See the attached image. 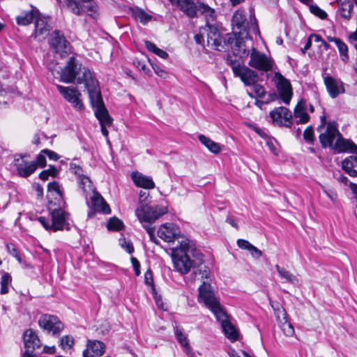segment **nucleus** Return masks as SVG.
Returning <instances> with one entry per match:
<instances>
[{"mask_svg": "<svg viewBox=\"0 0 357 357\" xmlns=\"http://www.w3.org/2000/svg\"><path fill=\"white\" fill-rule=\"evenodd\" d=\"M172 259L174 270L181 275H186L192 269V280H196L198 276L202 279L208 277L209 269L205 266H202L204 263V255L188 238L182 240L178 246L172 249Z\"/></svg>", "mask_w": 357, "mask_h": 357, "instance_id": "1", "label": "nucleus"}, {"mask_svg": "<svg viewBox=\"0 0 357 357\" xmlns=\"http://www.w3.org/2000/svg\"><path fill=\"white\" fill-rule=\"evenodd\" d=\"M60 76L61 81L64 83H75L76 81L78 84H85L88 79L94 77L91 71L74 56L68 58Z\"/></svg>", "mask_w": 357, "mask_h": 357, "instance_id": "2", "label": "nucleus"}, {"mask_svg": "<svg viewBox=\"0 0 357 357\" xmlns=\"http://www.w3.org/2000/svg\"><path fill=\"white\" fill-rule=\"evenodd\" d=\"M189 18L197 17V13L205 17L206 21H215L216 15L213 8L199 0H170Z\"/></svg>", "mask_w": 357, "mask_h": 357, "instance_id": "3", "label": "nucleus"}, {"mask_svg": "<svg viewBox=\"0 0 357 357\" xmlns=\"http://www.w3.org/2000/svg\"><path fill=\"white\" fill-rule=\"evenodd\" d=\"M235 77H239L246 86H252L259 80V75L254 70L245 66L243 58H234L228 54L226 59Z\"/></svg>", "mask_w": 357, "mask_h": 357, "instance_id": "4", "label": "nucleus"}, {"mask_svg": "<svg viewBox=\"0 0 357 357\" xmlns=\"http://www.w3.org/2000/svg\"><path fill=\"white\" fill-rule=\"evenodd\" d=\"M245 36L240 35L239 33L232 32L222 35L220 43V50L231 47L234 58H244L249 55V50L245 48Z\"/></svg>", "mask_w": 357, "mask_h": 357, "instance_id": "5", "label": "nucleus"}, {"mask_svg": "<svg viewBox=\"0 0 357 357\" xmlns=\"http://www.w3.org/2000/svg\"><path fill=\"white\" fill-rule=\"evenodd\" d=\"M87 90L91 107L94 109L96 116H107L108 111L106 109L98 80L95 77L87 80L84 84Z\"/></svg>", "mask_w": 357, "mask_h": 357, "instance_id": "6", "label": "nucleus"}, {"mask_svg": "<svg viewBox=\"0 0 357 357\" xmlns=\"http://www.w3.org/2000/svg\"><path fill=\"white\" fill-rule=\"evenodd\" d=\"M66 206H54L53 200L48 202V210L51 215V227L52 231H57L66 229L67 231L70 229V225L68 222L69 213L64 211L63 208Z\"/></svg>", "mask_w": 357, "mask_h": 357, "instance_id": "7", "label": "nucleus"}, {"mask_svg": "<svg viewBox=\"0 0 357 357\" xmlns=\"http://www.w3.org/2000/svg\"><path fill=\"white\" fill-rule=\"evenodd\" d=\"M250 21V25H249L246 21L245 15L238 11L234 14L231 20L234 29L238 30L239 34L245 36V38H248L249 33L251 31L258 35L260 33L255 14L252 16L251 15Z\"/></svg>", "mask_w": 357, "mask_h": 357, "instance_id": "8", "label": "nucleus"}, {"mask_svg": "<svg viewBox=\"0 0 357 357\" xmlns=\"http://www.w3.org/2000/svg\"><path fill=\"white\" fill-rule=\"evenodd\" d=\"M66 7L75 15H82L87 13L95 19L97 16L98 6L93 0H63Z\"/></svg>", "mask_w": 357, "mask_h": 357, "instance_id": "9", "label": "nucleus"}, {"mask_svg": "<svg viewBox=\"0 0 357 357\" xmlns=\"http://www.w3.org/2000/svg\"><path fill=\"white\" fill-rule=\"evenodd\" d=\"M40 328L47 334L59 337L64 329V324L55 315L44 314L38 319Z\"/></svg>", "mask_w": 357, "mask_h": 357, "instance_id": "10", "label": "nucleus"}, {"mask_svg": "<svg viewBox=\"0 0 357 357\" xmlns=\"http://www.w3.org/2000/svg\"><path fill=\"white\" fill-rule=\"evenodd\" d=\"M167 207L162 205H144L135 211L140 222H151L167 213Z\"/></svg>", "mask_w": 357, "mask_h": 357, "instance_id": "11", "label": "nucleus"}, {"mask_svg": "<svg viewBox=\"0 0 357 357\" xmlns=\"http://www.w3.org/2000/svg\"><path fill=\"white\" fill-rule=\"evenodd\" d=\"M248 65L256 70L268 72L272 70L274 61L272 58L268 57L264 53L260 52L253 47L250 55Z\"/></svg>", "mask_w": 357, "mask_h": 357, "instance_id": "12", "label": "nucleus"}, {"mask_svg": "<svg viewBox=\"0 0 357 357\" xmlns=\"http://www.w3.org/2000/svg\"><path fill=\"white\" fill-rule=\"evenodd\" d=\"M50 47L56 54H59L61 58L66 57L71 52V45L66 39L63 33L59 31L55 30L52 32L50 38Z\"/></svg>", "mask_w": 357, "mask_h": 357, "instance_id": "13", "label": "nucleus"}, {"mask_svg": "<svg viewBox=\"0 0 357 357\" xmlns=\"http://www.w3.org/2000/svg\"><path fill=\"white\" fill-rule=\"evenodd\" d=\"M340 135L338 125L336 121H329L324 132H321L319 136L320 144L323 148L331 147L333 149L334 140Z\"/></svg>", "mask_w": 357, "mask_h": 357, "instance_id": "14", "label": "nucleus"}, {"mask_svg": "<svg viewBox=\"0 0 357 357\" xmlns=\"http://www.w3.org/2000/svg\"><path fill=\"white\" fill-rule=\"evenodd\" d=\"M56 89L63 96V98L70 102L73 107L77 108L79 110L84 109V105L79 99L81 93L76 87L70 88L61 85H56Z\"/></svg>", "mask_w": 357, "mask_h": 357, "instance_id": "15", "label": "nucleus"}, {"mask_svg": "<svg viewBox=\"0 0 357 357\" xmlns=\"http://www.w3.org/2000/svg\"><path fill=\"white\" fill-rule=\"evenodd\" d=\"M269 115L274 125L286 127L291 126L292 114L287 108L284 107H276L270 112Z\"/></svg>", "mask_w": 357, "mask_h": 357, "instance_id": "16", "label": "nucleus"}, {"mask_svg": "<svg viewBox=\"0 0 357 357\" xmlns=\"http://www.w3.org/2000/svg\"><path fill=\"white\" fill-rule=\"evenodd\" d=\"M199 302L203 303L208 309L220 303L216 298L211 284L204 282L198 289Z\"/></svg>", "mask_w": 357, "mask_h": 357, "instance_id": "17", "label": "nucleus"}, {"mask_svg": "<svg viewBox=\"0 0 357 357\" xmlns=\"http://www.w3.org/2000/svg\"><path fill=\"white\" fill-rule=\"evenodd\" d=\"M91 201L92 208H90L88 212L89 218H92L95 217L97 212L102 213L103 214H109L111 213L109 206L106 203L101 195L96 190L92 193Z\"/></svg>", "mask_w": 357, "mask_h": 357, "instance_id": "18", "label": "nucleus"}, {"mask_svg": "<svg viewBox=\"0 0 357 357\" xmlns=\"http://www.w3.org/2000/svg\"><path fill=\"white\" fill-rule=\"evenodd\" d=\"M275 77L278 79L277 89L280 98L284 104L289 105L293 94L290 82L280 73H276Z\"/></svg>", "mask_w": 357, "mask_h": 357, "instance_id": "19", "label": "nucleus"}, {"mask_svg": "<svg viewBox=\"0 0 357 357\" xmlns=\"http://www.w3.org/2000/svg\"><path fill=\"white\" fill-rule=\"evenodd\" d=\"M214 21H209L208 23L206 21V27L204 31L206 32L207 44L208 46H211L214 50H220V43L222 35L220 33L218 27L211 22Z\"/></svg>", "mask_w": 357, "mask_h": 357, "instance_id": "20", "label": "nucleus"}, {"mask_svg": "<svg viewBox=\"0 0 357 357\" xmlns=\"http://www.w3.org/2000/svg\"><path fill=\"white\" fill-rule=\"evenodd\" d=\"M323 78L326 90L331 98H335L340 94L345 92L344 83L342 81L337 80L328 75H324Z\"/></svg>", "mask_w": 357, "mask_h": 357, "instance_id": "21", "label": "nucleus"}, {"mask_svg": "<svg viewBox=\"0 0 357 357\" xmlns=\"http://www.w3.org/2000/svg\"><path fill=\"white\" fill-rule=\"evenodd\" d=\"M333 150L337 153L349 152L357 155V145L351 139L343 138L340 132L333 146Z\"/></svg>", "mask_w": 357, "mask_h": 357, "instance_id": "22", "label": "nucleus"}, {"mask_svg": "<svg viewBox=\"0 0 357 357\" xmlns=\"http://www.w3.org/2000/svg\"><path fill=\"white\" fill-rule=\"evenodd\" d=\"M23 340L25 350L29 349V352L33 353L35 349L40 348L41 346L40 340L36 332L31 328H29L24 332Z\"/></svg>", "mask_w": 357, "mask_h": 357, "instance_id": "23", "label": "nucleus"}, {"mask_svg": "<svg viewBox=\"0 0 357 357\" xmlns=\"http://www.w3.org/2000/svg\"><path fill=\"white\" fill-rule=\"evenodd\" d=\"M178 227L172 224L162 225L158 231V236L167 242L174 241L178 238Z\"/></svg>", "mask_w": 357, "mask_h": 357, "instance_id": "24", "label": "nucleus"}, {"mask_svg": "<svg viewBox=\"0 0 357 357\" xmlns=\"http://www.w3.org/2000/svg\"><path fill=\"white\" fill-rule=\"evenodd\" d=\"M105 344L102 341L97 340H88L86 349L83 351H87V356L100 357L105 354Z\"/></svg>", "mask_w": 357, "mask_h": 357, "instance_id": "25", "label": "nucleus"}, {"mask_svg": "<svg viewBox=\"0 0 357 357\" xmlns=\"http://www.w3.org/2000/svg\"><path fill=\"white\" fill-rule=\"evenodd\" d=\"M131 178L137 187L145 189H153L155 187V183L151 176H145L138 172H132Z\"/></svg>", "mask_w": 357, "mask_h": 357, "instance_id": "26", "label": "nucleus"}, {"mask_svg": "<svg viewBox=\"0 0 357 357\" xmlns=\"http://www.w3.org/2000/svg\"><path fill=\"white\" fill-rule=\"evenodd\" d=\"M342 169L350 176L357 177V155H350L342 161Z\"/></svg>", "mask_w": 357, "mask_h": 357, "instance_id": "27", "label": "nucleus"}, {"mask_svg": "<svg viewBox=\"0 0 357 357\" xmlns=\"http://www.w3.org/2000/svg\"><path fill=\"white\" fill-rule=\"evenodd\" d=\"M307 104L306 102L301 100L294 108V116L296 119H298L296 121V124L306 123L310 120V116L307 112Z\"/></svg>", "mask_w": 357, "mask_h": 357, "instance_id": "28", "label": "nucleus"}, {"mask_svg": "<svg viewBox=\"0 0 357 357\" xmlns=\"http://www.w3.org/2000/svg\"><path fill=\"white\" fill-rule=\"evenodd\" d=\"M17 174L21 177L27 178L36 170V164L26 160H21L20 163H14Z\"/></svg>", "mask_w": 357, "mask_h": 357, "instance_id": "29", "label": "nucleus"}, {"mask_svg": "<svg viewBox=\"0 0 357 357\" xmlns=\"http://www.w3.org/2000/svg\"><path fill=\"white\" fill-rule=\"evenodd\" d=\"M47 191L48 192H55L56 197H55V201H53L54 206L59 205V206H66V203L64 200L63 194L61 189V186L59 183L56 181H54L52 182H50L47 185Z\"/></svg>", "mask_w": 357, "mask_h": 357, "instance_id": "30", "label": "nucleus"}, {"mask_svg": "<svg viewBox=\"0 0 357 357\" xmlns=\"http://www.w3.org/2000/svg\"><path fill=\"white\" fill-rule=\"evenodd\" d=\"M340 6L337 13L342 18L349 21L351 17V13L354 8V3L351 0H337Z\"/></svg>", "mask_w": 357, "mask_h": 357, "instance_id": "31", "label": "nucleus"}, {"mask_svg": "<svg viewBox=\"0 0 357 357\" xmlns=\"http://www.w3.org/2000/svg\"><path fill=\"white\" fill-rule=\"evenodd\" d=\"M35 34L36 37L42 36L45 38L49 34L50 25L48 24L46 19L40 17V14L38 12V17L35 19Z\"/></svg>", "mask_w": 357, "mask_h": 357, "instance_id": "32", "label": "nucleus"}, {"mask_svg": "<svg viewBox=\"0 0 357 357\" xmlns=\"http://www.w3.org/2000/svg\"><path fill=\"white\" fill-rule=\"evenodd\" d=\"M77 178L79 186L82 190L83 195L87 200L88 195L96 191V188L93 186L91 179L88 176L83 174L82 176L78 177Z\"/></svg>", "mask_w": 357, "mask_h": 357, "instance_id": "33", "label": "nucleus"}, {"mask_svg": "<svg viewBox=\"0 0 357 357\" xmlns=\"http://www.w3.org/2000/svg\"><path fill=\"white\" fill-rule=\"evenodd\" d=\"M38 10H31L29 11L24 12L20 15L16 17V22L20 26H26L35 20L36 17H38Z\"/></svg>", "mask_w": 357, "mask_h": 357, "instance_id": "34", "label": "nucleus"}, {"mask_svg": "<svg viewBox=\"0 0 357 357\" xmlns=\"http://www.w3.org/2000/svg\"><path fill=\"white\" fill-rule=\"evenodd\" d=\"M131 16L142 24H145L151 20L152 16L145 12L143 9L136 7L130 9Z\"/></svg>", "mask_w": 357, "mask_h": 357, "instance_id": "35", "label": "nucleus"}, {"mask_svg": "<svg viewBox=\"0 0 357 357\" xmlns=\"http://www.w3.org/2000/svg\"><path fill=\"white\" fill-rule=\"evenodd\" d=\"M209 310L213 312L217 321L221 323V325L225 324V321H229L228 314L224 310L220 303H218L215 305H213L212 307L209 308Z\"/></svg>", "mask_w": 357, "mask_h": 357, "instance_id": "36", "label": "nucleus"}, {"mask_svg": "<svg viewBox=\"0 0 357 357\" xmlns=\"http://www.w3.org/2000/svg\"><path fill=\"white\" fill-rule=\"evenodd\" d=\"M222 331L227 338L230 340L231 342H234L238 339V333L234 326L230 322L225 321V324H222Z\"/></svg>", "mask_w": 357, "mask_h": 357, "instance_id": "37", "label": "nucleus"}, {"mask_svg": "<svg viewBox=\"0 0 357 357\" xmlns=\"http://www.w3.org/2000/svg\"><path fill=\"white\" fill-rule=\"evenodd\" d=\"M198 138L199 142L203 145H204L211 153L215 154L220 153L221 149L218 143L215 142L204 135H199Z\"/></svg>", "mask_w": 357, "mask_h": 357, "instance_id": "38", "label": "nucleus"}, {"mask_svg": "<svg viewBox=\"0 0 357 357\" xmlns=\"http://www.w3.org/2000/svg\"><path fill=\"white\" fill-rule=\"evenodd\" d=\"M144 44L146 48L149 52L154 53L160 58L167 59L169 56V54L167 52L158 48L153 43L149 40H146Z\"/></svg>", "mask_w": 357, "mask_h": 357, "instance_id": "39", "label": "nucleus"}, {"mask_svg": "<svg viewBox=\"0 0 357 357\" xmlns=\"http://www.w3.org/2000/svg\"><path fill=\"white\" fill-rule=\"evenodd\" d=\"M96 118L100 121V127H101V132L102 134L105 137H107L109 135V132L107 129L106 128V126H109L112 123V119L108 114V116H96Z\"/></svg>", "mask_w": 357, "mask_h": 357, "instance_id": "40", "label": "nucleus"}, {"mask_svg": "<svg viewBox=\"0 0 357 357\" xmlns=\"http://www.w3.org/2000/svg\"><path fill=\"white\" fill-rule=\"evenodd\" d=\"M123 227V222L116 217L109 218L107 224V228L110 231H120Z\"/></svg>", "mask_w": 357, "mask_h": 357, "instance_id": "41", "label": "nucleus"}, {"mask_svg": "<svg viewBox=\"0 0 357 357\" xmlns=\"http://www.w3.org/2000/svg\"><path fill=\"white\" fill-rule=\"evenodd\" d=\"M275 268L280 275V277L284 280L286 282L293 283L296 280L295 276L291 274L289 271L286 270L283 267H280L279 265H275Z\"/></svg>", "mask_w": 357, "mask_h": 357, "instance_id": "42", "label": "nucleus"}, {"mask_svg": "<svg viewBox=\"0 0 357 357\" xmlns=\"http://www.w3.org/2000/svg\"><path fill=\"white\" fill-rule=\"evenodd\" d=\"M174 335L177 341L182 347H183L185 349H190V345L188 342L186 336L183 333L182 328L176 326L175 328Z\"/></svg>", "mask_w": 357, "mask_h": 357, "instance_id": "43", "label": "nucleus"}, {"mask_svg": "<svg viewBox=\"0 0 357 357\" xmlns=\"http://www.w3.org/2000/svg\"><path fill=\"white\" fill-rule=\"evenodd\" d=\"M74 339L71 335H65L59 339V347L65 351L73 348L74 345Z\"/></svg>", "mask_w": 357, "mask_h": 357, "instance_id": "44", "label": "nucleus"}, {"mask_svg": "<svg viewBox=\"0 0 357 357\" xmlns=\"http://www.w3.org/2000/svg\"><path fill=\"white\" fill-rule=\"evenodd\" d=\"M12 278L8 273H4L1 278V294H6L8 292V284L11 282Z\"/></svg>", "mask_w": 357, "mask_h": 357, "instance_id": "45", "label": "nucleus"}, {"mask_svg": "<svg viewBox=\"0 0 357 357\" xmlns=\"http://www.w3.org/2000/svg\"><path fill=\"white\" fill-rule=\"evenodd\" d=\"M144 283L147 286H150L151 293H155V287L153 282V272L151 268H149L144 273Z\"/></svg>", "mask_w": 357, "mask_h": 357, "instance_id": "46", "label": "nucleus"}, {"mask_svg": "<svg viewBox=\"0 0 357 357\" xmlns=\"http://www.w3.org/2000/svg\"><path fill=\"white\" fill-rule=\"evenodd\" d=\"M335 45L338 48L340 55L342 56V59L344 61H347L349 59L347 45L341 39L337 40Z\"/></svg>", "mask_w": 357, "mask_h": 357, "instance_id": "47", "label": "nucleus"}, {"mask_svg": "<svg viewBox=\"0 0 357 357\" xmlns=\"http://www.w3.org/2000/svg\"><path fill=\"white\" fill-rule=\"evenodd\" d=\"M304 139L310 144H313L314 142V129L312 126H309L303 132Z\"/></svg>", "mask_w": 357, "mask_h": 357, "instance_id": "48", "label": "nucleus"}, {"mask_svg": "<svg viewBox=\"0 0 357 357\" xmlns=\"http://www.w3.org/2000/svg\"><path fill=\"white\" fill-rule=\"evenodd\" d=\"M310 10L312 14L321 20H326L327 18V13L317 5H311L310 6Z\"/></svg>", "mask_w": 357, "mask_h": 357, "instance_id": "49", "label": "nucleus"}, {"mask_svg": "<svg viewBox=\"0 0 357 357\" xmlns=\"http://www.w3.org/2000/svg\"><path fill=\"white\" fill-rule=\"evenodd\" d=\"M281 329L286 336H292L294 333V328L293 326L289 323L287 321H285L281 325Z\"/></svg>", "mask_w": 357, "mask_h": 357, "instance_id": "50", "label": "nucleus"}, {"mask_svg": "<svg viewBox=\"0 0 357 357\" xmlns=\"http://www.w3.org/2000/svg\"><path fill=\"white\" fill-rule=\"evenodd\" d=\"M46 155L45 153H42V151L40 153L36 156V161H32L31 163L36 164V168L38 167H40L41 168H43L46 166Z\"/></svg>", "mask_w": 357, "mask_h": 357, "instance_id": "51", "label": "nucleus"}, {"mask_svg": "<svg viewBox=\"0 0 357 357\" xmlns=\"http://www.w3.org/2000/svg\"><path fill=\"white\" fill-rule=\"evenodd\" d=\"M120 244L122 248H123L129 254H132L134 252V247L131 241H127L126 238L120 240Z\"/></svg>", "mask_w": 357, "mask_h": 357, "instance_id": "52", "label": "nucleus"}, {"mask_svg": "<svg viewBox=\"0 0 357 357\" xmlns=\"http://www.w3.org/2000/svg\"><path fill=\"white\" fill-rule=\"evenodd\" d=\"M253 91L255 96L258 98H263L266 95V90L261 84H257V83L253 84Z\"/></svg>", "mask_w": 357, "mask_h": 357, "instance_id": "53", "label": "nucleus"}, {"mask_svg": "<svg viewBox=\"0 0 357 357\" xmlns=\"http://www.w3.org/2000/svg\"><path fill=\"white\" fill-rule=\"evenodd\" d=\"M70 171L71 173L74 174L75 175L77 176V178L82 176L83 174V169L82 168L75 163H70Z\"/></svg>", "mask_w": 357, "mask_h": 357, "instance_id": "54", "label": "nucleus"}, {"mask_svg": "<svg viewBox=\"0 0 357 357\" xmlns=\"http://www.w3.org/2000/svg\"><path fill=\"white\" fill-rule=\"evenodd\" d=\"M42 153H45L51 160L57 161L60 158V155L58 153L47 149H43Z\"/></svg>", "mask_w": 357, "mask_h": 357, "instance_id": "55", "label": "nucleus"}, {"mask_svg": "<svg viewBox=\"0 0 357 357\" xmlns=\"http://www.w3.org/2000/svg\"><path fill=\"white\" fill-rule=\"evenodd\" d=\"M270 303H271V307H273V310L275 312V315L278 317H280V314L281 312H282L283 314H286L284 310L280 306V305L278 303L270 301Z\"/></svg>", "mask_w": 357, "mask_h": 357, "instance_id": "56", "label": "nucleus"}, {"mask_svg": "<svg viewBox=\"0 0 357 357\" xmlns=\"http://www.w3.org/2000/svg\"><path fill=\"white\" fill-rule=\"evenodd\" d=\"M37 220L46 230L52 231L51 222L48 218L40 216Z\"/></svg>", "mask_w": 357, "mask_h": 357, "instance_id": "57", "label": "nucleus"}, {"mask_svg": "<svg viewBox=\"0 0 357 357\" xmlns=\"http://www.w3.org/2000/svg\"><path fill=\"white\" fill-rule=\"evenodd\" d=\"M130 261H131L133 269L135 271V275L137 276H139L140 275V273H141V271H140V263H139V261L137 260V258H135L134 257H132L130 258Z\"/></svg>", "mask_w": 357, "mask_h": 357, "instance_id": "58", "label": "nucleus"}, {"mask_svg": "<svg viewBox=\"0 0 357 357\" xmlns=\"http://www.w3.org/2000/svg\"><path fill=\"white\" fill-rule=\"evenodd\" d=\"M237 245L238 246L243 249V250H247L249 251V250L250 249V247L252 246V244H251L247 240H245V239H238L237 241Z\"/></svg>", "mask_w": 357, "mask_h": 357, "instance_id": "59", "label": "nucleus"}, {"mask_svg": "<svg viewBox=\"0 0 357 357\" xmlns=\"http://www.w3.org/2000/svg\"><path fill=\"white\" fill-rule=\"evenodd\" d=\"M153 68L156 75L161 78L167 79L168 77V73L165 70L160 68L158 66H153Z\"/></svg>", "mask_w": 357, "mask_h": 357, "instance_id": "60", "label": "nucleus"}, {"mask_svg": "<svg viewBox=\"0 0 357 357\" xmlns=\"http://www.w3.org/2000/svg\"><path fill=\"white\" fill-rule=\"evenodd\" d=\"M6 248L8 254L10 255L11 256L16 255L19 252L16 245L13 243H7L6 245Z\"/></svg>", "mask_w": 357, "mask_h": 357, "instance_id": "61", "label": "nucleus"}, {"mask_svg": "<svg viewBox=\"0 0 357 357\" xmlns=\"http://www.w3.org/2000/svg\"><path fill=\"white\" fill-rule=\"evenodd\" d=\"M249 252L255 259H259L262 256V252L253 245L250 247Z\"/></svg>", "mask_w": 357, "mask_h": 357, "instance_id": "62", "label": "nucleus"}, {"mask_svg": "<svg viewBox=\"0 0 357 357\" xmlns=\"http://www.w3.org/2000/svg\"><path fill=\"white\" fill-rule=\"evenodd\" d=\"M251 128L261 137H262L264 139H266L268 137L265 130L261 129V128L255 126H252Z\"/></svg>", "mask_w": 357, "mask_h": 357, "instance_id": "63", "label": "nucleus"}, {"mask_svg": "<svg viewBox=\"0 0 357 357\" xmlns=\"http://www.w3.org/2000/svg\"><path fill=\"white\" fill-rule=\"evenodd\" d=\"M33 188L37 193V197L38 198H42L43 196V188L39 183H35L33 185Z\"/></svg>", "mask_w": 357, "mask_h": 357, "instance_id": "64", "label": "nucleus"}]
</instances>
